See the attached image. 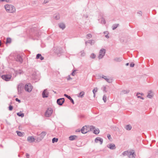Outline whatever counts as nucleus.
Instances as JSON below:
<instances>
[{
	"label": "nucleus",
	"instance_id": "obj_22",
	"mask_svg": "<svg viewBox=\"0 0 158 158\" xmlns=\"http://www.w3.org/2000/svg\"><path fill=\"white\" fill-rule=\"evenodd\" d=\"M129 92V90H123L121 91V94H127Z\"/></svg>",
	"mask_w": 158,
	"mask_h": 158
},
{
	"label": "nucleus",
	"instance_id": "obj_37",
	"mask_svg": "<svg viewBox=\"0 0 158 158\" xmlns=\"http://www.w3.org/2000/svg\"><path fill=\"white\" fill-rule=\"evenodd\" d=\"M128 153V151H125V152H123L122 153V155H123V156H126V155L127 156Z\"/></svg>",
	"mask_w": 158,
	"mask_h": 158
},
{
	"label": "nucleus",
	"instance_id": "obj_35",
	"mask_svg": "<svg viewBox=\"0 0 158 158\" xmlns=\"http://www.w3.org/2000/svg\"><path fill=\"white\" fill-rule=\"evenodd\" d=\"M98 89L97 88H94L93 90V94H95V93L98 91Z\"/></svg>",
	"mask_w": 158,
	"mask_h": 158
},
{
	"label": "nucleus",
	"instance_id": "obj_53",
	"mask_svg": "<svg viewBox=\"0 0 158 158\" xmlns=\"http://www.w3.org/2000/svg\"><path fill=\"white\" fill-rule=\"evenodd\" d=\"M29 155L28 153H26V156L27 157L29 156Z\"/></svg>",
	"mask_w": 158,
	"mask_h": 158
},
{
	"label": "nucleus",
	"instance_id": "obj_4",
	"mask_svg": "<svg viewBox=\"0 0 158 158\" xmlns=\"http://www.w3.org/2000/svg\"><path fill=\"white\" fill-rule=\"evenodd\" d=\"M106 52V50L104 48L101 49L99 52L98 58L99 59H100L102 58L104 56Z\"/></svg>",
	"mask_w": 158,
	"mask_h": 158
},
{
	"label": "nucleus",
	"instance_id": "obj_58",
	"mask_svg": "<svg viewBox=\"0 0 158 158\" xmlns=\"http://www.w3.org/2000/svg\"><path fill=\"white\" fill-rule=\"evenodd\" d=\"M1 41L0 40V47L1 46Z\"/></svg>",
	"mask_w": 158,
	"mask_h": 158
},
{
	"label": "nucleus",
	"instance_id": "obj_56",
	"mask_svg": "<svg viewBox=\"0 0 158 158\" xmlns=\"http://www.w3.org/2000/svg\"><path fill=\"white\" fill-rule=\"evenodd\" d=\"M129 64L128 63H127L126 64V66H127L129 65Z\"/></svg>",
	"mask_w": 158,
	"mask_h": 158
},
{
	"label": "nucleus",
	"instance_id": "obj_50",
	"mask_svg": "<svg viewBox=\"0 0 158 158\" xmlns=\"http://www.w3.org/2000/svg\"><path fill=\"white\" fill-rule=\"evenodd\" d=\"M108 33H107L106 35H105V37L107 38H109V37L108 35Z\"/></svg>",
	"mask_w": 158,
	"mask_h": 158
},
{
	"label": "nucleus",
	"instance_id": "obj_25",
	"mask_svg": "<svg viewBox=\"0 0 158 158\" xmlns=\"http://www.w3.org/2000/svg\"><path fill=\"white\" fill-rule=\"evenodd\" d=\"M85 94V93L83 91H81L80 92L79 94V95H77V96L79 97L82 98L83 97V95Z\"/></svg>",
	"mask_w": 158,
	"mask_h": 158
},
{
	"label": "nucleus",
	"instance_id": "obj_2",
	"mask_svg": "<svg viewBox=\"0 0 158 158\" xmlns=\"http://www.w3.org/2000/svg\"><path fill=\"white\" fill-rule=\"evenodd\" d=\"M47 133L45 131H42L39 135L40 137H38L35 139L36 141L39 142L46 135Z\"/></svg>",
	"mask_w": 158,
	"mask_h": 158
},
{
	"label": "nucleus",
	"instance_id": "obj_54",
	"mask_svg": "<svg viewBox=\"0 0 158 158\" xmlns=\"http://www.w3.org/2000/svg\"><path fill=\"white\" fill-rule=\"evenodd\" d=\"M108 33V32H107V31H105V32H104V34H107V33Z\"/></svg>",
	"mask_w": 158,
	"mask_h": 158
},
{
	"label": "nucleus",
	"instance_id": "obj_47",
	"mask_svg": "<svg viewBox=\"0 0 158 158\" xmlns=\"http://www.w3.org/2000/svg\"><path fill=\"white\" fill-rule=\"evenodd\" d=\"M134 65L135 64L134 63H131L130 64V66L131 67H133L134 66Z\"/></svg>",
	"mask_w": 158,
	"mask_h": 158
},
{
	"label": "nucleus",
	"instance_id": "obj_36",
	"mask_svg": "<svg viewBox=\"0 0 158 158\" xmlns=\"http://www.w3.org/2000/svg\"><path fill=\"white\" fill-rule=\"evenodd\" d=\"M58 140L57 138H53L52 139V142L54 143L55 142H57Z\"/></svg>",
	"mask_w": 158,
	"mask_h": 158
},
{
	"label": "nucleus",
	"instance_id": "obj_16",
	"mask_svg": "<svg viewBox=\"0 0 158 158\" xmlns=\"http://www.w3.org/2000/svg\"><path fill=\"white\" fill-rule=\"evenodd\" d=\"M153 96V94L152 91H149L148 93L147 97L149 98H152Z\"/></svg>",
	"mask_w": 158,
	"mask_h": 158
},
{
	"label": "nucleus",
	"instance_id": "obj_23",
	"mask_svg": "<svg viewBox=\"0 0 158 158\" xmlns=\"http://www.w3.org/2000/svg\"><path fill=\"white\" fill-rule=\"evenodd\" d=\"M114 60L116 61H121L122 60V57H116Z\"/></svg>",
	"mask_w": 158,
	"mask_h": 158
},
{
	"label": "nucleus",
	"instance_id": "obj_40",
	"mask_svg": "<svg viewBox=\"0 0 158 158\" xmlns=\"http://www.w3.org/2000/svg\"><path fill=\"white\" fill-rule=\"evenodd\" d=\"M106 87L105 86H103V87L102 88V89L104 92H105V93L107 92V91L106 90Z\"/></svg>",
	"mask_w": 158,
	"mask_h": 158
},
{
	"label": "nucleus",
	"instance_id": "obj_34",
	"mask_svg": "<svg viewBox=\"0 0 158 158\" xmlns=\"http://www.w3.org/2000/svg\"><path fill=\"white\" fill-rule=\"evenodd\" d=\"M107 97L105 95H104L103 97V100L104 102H106V101Z\"/></svg>",
	"mask_w": 158,
	"mask_h": 158
},
{
	"label": "nucleus",
	"instance_id": "obj_42",
	"mask_svg": "<svg viewBox=\"0 0 158 158\" xmlns=\"http://www.w3.org/2000/svg\"><path fill=\"white\" fill-rule=\"evenodd\" d=\"M81 56H85V53L83 51H81Z\"/></svg>",
	"mask_w": 158,
	"mask_h": 158
},
{
	"label": "nucleus",
	"instance_id": "obj_12",
	"mask_svg": "<svg viewBox=\"0 0 158 158\" xmlns=\"http://www.w3.org/2000/svg\"><path fill=\"white\" fill-rule=\"evenodd\" d=\"M87 126H84L81 129V132L83 134H85L88 131L87 130Z\"/></svg>",
	"mask_w": 158,
	"mask_h": 158
},
{
	"label": "nucleus",
	"instance_id": "obj_6",
	"mask_svg": "<svg viewBox=\"0 0 158 158\" xmlns=\"http://www.w3.org/2000/svg\"><path fill=\"white\" fill-rule=\"evenodd\" d=\"M53 112L52 109L50 108H48L45 114V115L46 117H50Z\"/></svg>",
	"mask_w": 158,
	"mask_h": 158
},
{
	"label": "nucleus",
	"instance_id": "obj_39",
	"mask_svg": "<svg viewBox=\"0 0 158 158\" xmlns=\"http://www.w3.org/2000/svg\"><path fill=\"white\" fill-rule=\"evenodd\" d=\"M101 23H103V24H105L106 23V21H105V19L103 18H102V19H101Z\"/></svg>",
	"mask_w": 158,
	"mask_h": 158
},
{
	"label": "nucleus",
	"instance_id": "obj_29",
	"mask_svg": "<svg viewBox=\"0 0 158 158\" xmlns=\"http://www.w3.org/2000/svg\"><path fill=\"white\" fill-rule=\"evenodd\" d=\"M16 132L17 133L18 136L20 137L22 136H23V134L21 132L19 131H17Z\"/></svg>",
	"mask_w": 158,
	"mask_h": 158
},
{
	"label": "nucleus",
	"instance_id": "obj_38",
	"mask_svg": "<svg viewBox=\"0 0 158 158\" xmlns=\"http://www.w3.org/2000/svg\"><path fill=\"white\" fill-rule=\"evenodd\" d=\"M96 57V55L94 53H92L90 55V57L94 59Z\"/></svg>",
	"mask_w": 158,
	"mask_h": 158
},
{
	"label": "nucleus",
	"instance_id": "obj_30",
	"mask_svg": "<svg viewBox=\"0 0 158 158\" xmlns=\"http://www.w3.org/2000/svg\"><path fill=\"white\" fill-rule=\"evenodd\" d=\"M92 37V35L90 34H88L86 35V38L88 39H90Z\"/></svg>",
	"mask_w": 158,
	"mask_h": 158
},
{
	"label": "nucleus",
	"instance_id": "obj_28",
	"mask_svg": "<svg viewBox=\"0 0 158 158\" xmlns=\"http://www.w3.org/2000/svg\"><path fill=\"white\" fill-rule=\"evenodd\" d=\"M17 114L18 116L21 117L22 118L24 116L23 113H21V112L17 113Z\"/></svg>",
	"mask_w": 158,
	"mask_h": 158
},
{
	"label": "nucleus",
	"instance_id": "obj_45",
	"mask_svg": "<svg viewBox=\"0 0 158 158\" xmlns=\"http://www.w3.org/2000/svg\"><path fill=\"white\" fill-rule=\"evenodd\" d=\"M76 72V70H74L73 72H72V73L71 74L73 76H74L75 75V72Z\"/></svg>",
	"mask_w": 158,
	"mask_h": 158
},
{
	"label": "nucleus",
	"instance_id": "obj_52",
	"mask_svg": "<svg viewBox=\"0 0 158 158\" xmlns=\"http://www.w3.org/2000/svg\"><path fill=\"white\" fill-rule=\"evenodd\" d=\"M72 79V78L70 77V76H69L68 78H67V80H71Z\"/></svg>",
	"mask_w": 158,
	"mask_h": 158
},
{
	"label": "nucleus",
	"instance_id": "obj_61",
	"mask_svg": "<svg viewBox=\"0 0 158 158\" xmlns=\"http://www.w3.org/2000/svg\"><path fill=\"white\" fill-rule=\"evenodd\" d=\"M28 158V157H27V158Z\"/></svg>",
	"mask_w": 158,
	"mask_h": 158
},
{
	"label": "nucleus",
	"instance_id": "obj_19",
	"mask_svg": "<svg viewBox=\"0 0 158 158\" xmlns=\"http://www.w3.org/2000/svg\"><path fill=\"white\" fill-rule=\"evenodd\" d=\"M59 27L62 30L64 29L65 27V24L63 23H60L59 24Z\"/></svg>",
	"mask_w": 158,
	"mask_h": 158
},
{
	"label": "nucleus",
	"instance_id": "obj_57",
	"mask_svg": "<svg viewBox=\"0 0 158 158\" xmlns=\"http://www.w3.org/2000/svg\"><path fill=\"white\" fill-rule=\"evenodd\" d=\"M5 1V0H0V2H4Z\"/></svg>",
	"mask_w": 158,
	"mask_h": 158
},
{
	"label": "nucleus",
	"instance_id": "obj_21",
	"mask_svg": "<svg viewBox=\"0 0 158 158\" xmlns=\"http://www.w3.org/2000/svg\"><path fill=\"white\" fill-rule=\"evenodd\" d=\"M64 96L67 98L69 99L73 104H74V101L73 99L70 96H69L66 94H64Z\"/></svg>",
	"mask_w": 158,
	"mask_h": 158
},
{
	"label": "nucleus",
	"instance_id": "obj_44",
	"mask_svg": "<svg viewBox=\"0 0 158 158\" xmlns=\"http://www.w3.org/2000/svg\"><path fill=\"white\" fill-rule=\"evenodd\" d=\"M107 137L109 139H111L110 135L109 134L107 135Z\"/></svg>",
	"mask_w": 158,
	"mask_h": 158
},
{
	"label": "nucleus",
	"instance_id": "obj_3",
	"mask_svg": "<svg viewBox=\"0 0 158 158\" xmlns=\"http://www.w3.org/2000/svg\"><path fill=\"white\" fill-rule=\"evenodd\" d=\"M33 87L30 83L26 84L25 86V90L28 92H30L32 90Z\"/></svg>",
	"mask_w": 158,
	"mask_h": 158
},
{
	"label": "nucleus",
	"instance_id": "obj_5",
	"mask_svg": "<svg viewBox=\"0 0 158 158\" xmlns=\"http://www.w3.org/2000/svg\"><path fill=\"white\" fill-rule=\"evenodd\" d=\"M24 85L23 83H21L19 84L17 87L18 94H20L22 93V91L23 89Z\"/></svg>",
	"mask_w": 158,
	"mask_h": 158
},
{
	"label": "nucleus",
	"instance_id": "obj_41",
	"mask_svg": "<svg viewBox=\"0 0 158 158\" xmlns=\"http://www.w3.org/2000/svg\"><path fill=\"white\" fill-rule=\"evenodd\" d=\"M41 54H38L36 55V59H40V56H41Z\"/></svg>",
	"mask_w": 158,
	"mask_h": 158
},
{
	"label": "nucleus",
	"instance_id": "obj_10",
	"mask_svg": "<svg viewBox=\"0 0 158 158\" xmlns=\"http://www.w3.org/2000/svg\"><path fill=\"white\" fill-rule=\"evenodd\" d=\"M127 156L130 158H134L135 157V154L134 152H128Z\"/></svg>",
	"mask_w": 158,
	"mask_h": 158
},
{
	"label": "nucleus",
	"instance_id": "obj_32",
	"mask_svg": "<svg viewBox=\"0 0 158 158\" xmlns=\"http://www.w3.org/2000/svg\"><path fill=\"white\" fill-rule=\"evenodd\" d=\"M105 80L109 83H111L112 82V80L111 79L106 78Z\"/></svg>",
	"mask_w": 158,
	"mask_h": 158
},
{
	"label": "nucleus",
	"instance_id": "obj_60",
	"mask_svg": "<svg viewBox=\"0 0 158 158\" xmlns=\"http://www.w3.org/2000/svg\"><path fill=\"white\" fill-rule=\"evenodd\" d=\"M94 97H95V94H94Z\"/></svg>",
	"mask_w": 158,
	"mask_h": 158
},
{
	"label": "nucleus",
	"instance_id": "obj_9",
	"mask_svg": "<svg viewBox=\"0 0 158 158\" xmlns=\"http://www.w3.org/2000/svg\"><path fill=\"white\" fill-rule=\"evenodd\" d=\"M64 102V98L58 99L57 100V104L60 106H61Z\"/></svg>",
	"mask_w": 158,
	"mask_h": 158
},
{
	"label": "nucleus",
	"instance_id": "obj_24",
	"mask_svg": "<svg viewBox=\"0 0 158 158\" xmlns=\"http://www.w3.org/2000/svg\"><path fill=\"white\" fill-rule=\"evenodd\" d=\"M125 128L127 130H130L132 128V127L130 125H127L126 126Z\"/></svg>",
	"mask_w": 158,
	"mask_h": 158
},
{
	"label": "nucleus",
	"instance_id": "obj_49",
	"mask_svg": "<svg viewBox=\"0 0 158 158\" xmlns=\"http://www.w3.org/2000/svg\"><path fill=\"white\" fill-rule=\"evenodd\" d=\"M40 59L41 60H43L44 59V57L43 56H40Z\"/></svg>",
	"mask_w": 158,
	"mask_h": 158
},
{
	"label": "nucleus",
	"instance_id": "obj_15",
	"mask_svg": "<svg viewBox=\"0 0 158 158\" xmlns=\"http://www.w3.org/2000/svg\"><path fill=\"white\" fill-rule=\"evenodd\" d=\"M107 147L110 149L113 150L115 149V145L114 144H109L107 146Z\"/></svg>",
	"mask_w": 158,
	"mask_h": 158
},
{
	"label": "nucleus",
	"instance_id": "obj_17",
	"mask_svg": "<svg viewBox=\"0 0 158 158\" xmlns=\"http://www.w3.org/2000/svg\"><path fill=\"white\" fill-rule=\"evenodd\" d=\"M16 61H18L21 63H22L23 61L22 58L20 55H18L16 58Z\"/></svg>",
	"mask_w": 158,
	"mask_h": 158
},
{
	"label": "nucleus",
	"instance_id": "obj_51",
	"mask_svg": "<svg viewBox=\"0 0 158 158\" xmlns=\"http://www.w3.org/2000/svg\"><path fill=\"white\" fill-rule=\"evenodd\" d=\"M102 78L105 79V78H107V77L105 76L102 75Z\"/></svg>",
	"mask_w": 158,
	"mask_h": 158
},
{
	"label": "nucleus",
	"instance_id": "obj_7",
	"mask_svg": "<svg viewBox=\"0 0 158 158\" xmlns=\"http://www.w3.org/2000/svg\"><path fill=\"white\" fill-rule=\"evenodd\" d=\"M1 77L3 80L8 81L10 79L11 76L10 75H2Z\"/></svg>",
	"mask_w": 158,
	"mask_h": 158
},
{
	"label": "nucleus",
	"instance_id": "obj_55",
	"mask_svg": "<svg viewBox=\"0 0 158 158\" xmlns=\"http://www.w3.org/2000/svg\"><path fill=\"white\" fill-rule=\"evenodd\" d=\"M47 1H46V0H45L44 2V3H47Z\"/></svg>",
	"mask_w": 158,
	"mask_h": 158
},
{
	"label": "nucleus",
	"instance_id": "obj_59",
	"mask_svg": "<svg viewBox=\"0 0 158 158\" xmlns=\"http://www.w3.org/2000/svg\"><path fill=\"white\" fill-rule=\"evenodd\" d=\"M9 0H5V1H6V2H8Z\"/></svg>",
	"mask_w": 158,
	"mask_h": 158
},
{
	"label": "nucleus",
	"instance_id": "obj_33",
	"mask_svg": "<svg viewBox=\"0 0 158 158\" xmlns=\"http://www.w3.org/2000/svg\"><path fill=\"white\" fill-rule=\"evenodd\" d=\"M11 40L10 38H7L6 43H10L11 42Z\"/></svg>",
	"mask_w": 158,
	"mask_h": 158
},
{
	"label": "nucleus",
	"instance_id": "obj_11",
	"mask_svg": "<svg viewBox=\"0 0 158 158\" xmlns=\"http://www.w3.org/2000/svg\"><path fill=\"white\" fill-rule=\"evenodd\" d=\"M42 97L43 98H47L48 96V93L47 89H45L43 91L42 94Z\"/></svg>",
	"mask_w": 158,
	"mask_h": 158
},
{
	"label": "nucleus",
	"instance_id": "obj_13",
	"mask_svg": "<svg viewBox=\"0 0 158 158\" xmlns=\"http://www.w3.org/2000/svg\"><path fill=\"white\" fill-rule=\"evenodd\" d=\"M35 139L33 136H29L27 138V140L30 143H32L35 141Z\"/></svg>",
	"mask_w": 158,
	"mask_h": 158
},
{
	"label": "nucleus",
	"instance_id": "obj_1",
	"mask_svg": "<svg viewBox=\"0 0 158 158\" xmlns=\"http://www.w3.org/2000/svg\"><path fill=\"white\" fill-rule=\"evenodd\" d=\"M4 7L6 11L9 13H14L15 12L16 9L15 6L11 5H6Z\"/></svg>",
	"mask_w": 158,
	"mask_h": 158
},
{
	"label": "nucleus",
	"instance_id": "obj_18",
	"mask_svg": "<svg viewBox=\"0 0 158 158\" xmlns=\"http://www.w3.org/2000/svg\"><path fill=\"white\" fill-rule=\"evenodd\" d=\"M95 43V41L94 40H89L85 42V43L86 44L87 43L90 44L91 45L94 44Z\"/></svg>",
	"mask_w": 158,
	"mask_h": 158
},
{
	"label": "nucleus",
	"instance_id": "obj_27",
	"mask_svg": "<svg viewBox=\"0 0 158 158\" xmlns=\"http://www.w3.org/2000/svg\"><path fill=\"white\" fill-rule=\"evenodd\" d=\"M76 137V136L75 135H71L69 137V139L70 140H73L75 139Z\"/></svg>",
	"mask_w": 158,
	"mask_h": 158
},
{
	"label": "nucleus",
	"instance_id": "obj_20",
	"mask_svg": "<svg viewBox=\"0 0 158 158\" xmlns=\"http://www.w3.org/2000/svg\"><path fill=\"white\" fill-rule=\"evenodd\" d=\"M53 17L56 20H58L60 18V15L59 13H56L54 15Z\"/></svg>",
	"mask_w": 158,
	"mask_h": 158
},
{
	"label": "nucleus",
	"instance_id": "obj_43",
	"mask_svg": "<svg viewBox=\"0 0 158 158\" xmlns=\"http://www.w3.org/2000/svg\"><path fill=\"white\" fill-rule=\"evenodd\" d=\"M13 109V107L11 105L9 106V110L10 111L12 110Z\"/></svg>",
	"mask_w": 158,
	"mask_h": 158
},
{
	"label": "nucleus",
	"instance_id": "obj_14",
	"mask_svg": "<svg viewBox=\"0 0 158 158\" xmlns=\"http://www.w3.org/2000/svg\"><path fill=\"white\" fill-rule=\"evenodd\" d=\"M98 141L100 142V144H101L103 143V140L102 138H101L100 137H97L95 140V141L96 143H98Z\"/></svg>",
	"mask_w": 158,
	"mask_h": 158
},
{
	"label": "nucleus",
	"instance_id": "obj_26",
	"mask_svg": "<svg viewBox=\"0 0 158 158\" xmlns=\"http://www.w3.org/2000/svg\"><path fill=\"white\" fill-rule=\"evenodd\" d=\"M119 25L118 24H114L112 26V29L114 30Z\"/></svg>",
	"mask_w": 158,
	"mask_h": 158
},
{
	"label": "nucleus",
	"instance_id": "obj_48",
	"mask_svg": "<svg viewBox=\"0 0 158 158\" xmlns=\"http://www.w3.org/2000/svg\"><path fill=\"white\" fill-rule=\"evenodd\" d=\"M138 13L140 15H142V13L141 11H139L138 12Z\"/></svg>",
	"mask_w": 158,
	"mask_h": 158
},
{
	"label": "nucleus",
	"instance_id": "obj_46",
	"mask_svg": "<svg viewBox=\"0 0 158 158\" xmlns=\"http://www.w3.org/2000/svg\"><path fill=\"white\" fill-rule=\"evenodd\" d=\"M15 100L16 101L18 102L19 103L21 102L20 100H19L18 98H16L15 99Z\"/></svg>",
	"mask_w": 158,
	"mask_h": 158
},
{
	"label": "nucleus",
	"instance_id": "obj_8",
	"mask_svg": "<svg viewBox=\"0 0 158 158\" xmlns=\"http://www.w3.org/2000/svg\"><path fill=\"white\" fill-rule=\"evenodd\" d=\"M90 130H94V133L95 134H98L99 132V130L98 129H95V127L92 126H91L89 127Z\"/></svg>",
	"mask_w": 158,
	"mask_h": 158
},
{
	"label": "nucleus",
	"instance_id": "obj_31",
	"mask_svg": "<svg viewBox=\"0 0 158 158\" xmlns=\"http://www.w3.org/2000/svg\"><path fill=\"white\" fill-rule=\"evenodd\" d=\"M139 94H140V93H137V94H136V96H137V97L139 98H140L142 99L143 100L144 99V98L143 97L140 96H138V95ZM141 94V95H142L143 94Z\"/></svg>",
	"mask_w": 158,
	"mask_h": 158
}]
</instances>
